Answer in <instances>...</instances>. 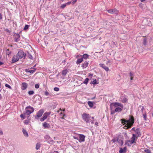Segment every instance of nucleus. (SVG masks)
<instances>
[{"instance_id": "obj_1", "label": "nucleus", "mask_w": 153, "mask_h": 153, "mask_svg": "<svg viewBox=\"0 0 153 153\" xmlns=\"http://www.w3.org/2000/svg\"><path fill=\"white\" fill-rule=\"evenodd\" d=\"M122 122L123 125L126 124L127 126L125 125L124 127H126V129H128L129 128H131L133 125L134 123V119L133 117L130 116V118L128 120H125L122 119L121 120Z\"/></svg>"}, {"instance_id": "obj_2", "label": "nucleus", "mask_w": 153, "mask_h": 153, "mask_svg": "<svg viewBox=\"0 0 153 153\" xmlns=\"http://www.w3.org/2000/svg\"><path fill=\"white\" fill-rule=\"evenodd\" d=\"M82 117L83 119L87 123H89L91 122V123L93 124L94 123V121L91 120V116L88 114L86 113H84L82 115Z\"/></svg>"}, {"instance_id": "obj_3", "label": "nucleus", "mask_w": 153, "mask_h": 153, "mask_svg": "<svg viewBox=\"0 0 153 153\" xmlns=\"http://www.w3.org/2000/svg\"><path fill=\"white\" fill-rule=\"evenodd\" d=\"M34 108L30 106H27L25 108V111L24 112V114H26L28 116V117L30 115L34 112Z\"/></svg>"}, {"instance_id": "obj_4", "label": "nucleus", "mask_w": 153, "mask_h": 153, "mask_svg": "<svg viewBox=\"0 0 153 153\" xmlns=\"http://www.w3.org/2000/svg\"><path fill=\"white\" fill-rule=\"evenodd\" d=\"M16 55L19 59H21L23 57L24 59H25L26 56V54L22 50L19 51Z\"/></svg>"}, {"instance_id": "obj_5", "label": "nucleus", "mask_w": 153, "mask_h": 153, "mask_svg": "<svg viewBox=\"0 0 153 153\" xmlns=\"http://www.w3.org/2000/svg\"><path fill=\"white\" fill-rule=\"evenodd\" d=\"M44 112V110L43 109H40L37 112V114L34 116L35 118L37 119L38 118L41 117L43 114Z\"/></svg>"}, {"instance_id": "obj_6", "label": "nucleus", "mask_w": 153, "mask_h": 153, "mask_svg": "<svg viewBox=\"0 0 153 153\" xmlns=\"http://www.w3.org/2000/svg\"><path fill=\"white\" fill-rule=\"evenodd\" d=\"M112 106H114L115 107H116L117 106H120V107L122 108H123V105L121 103H119L118 102H116L114 103H113L111 104L110 105V108H111Z\"/></svg>"}, {"instance_id": "obj_7", "label": "nucleus", "mask_w": 153, "mask_h": 153, "mask_svg": "<svg viewBox=\"0 0 153 153\" xmlns=\"http://www.w3.org/2000/svg\"><path fill=\"white\" fill-rule=\"evenodd\" d=\"M108 13L111 14H117L119 13V11L116 9H111L107 10Z\"/></svg>"}, {"instance_id": "obj_8", "label": "nucleus", "mask_w": 153, "mask_h": 153, "mask_svg": "<svg viewBox=\"0 0 153 153\" xmlns=\"http://www.w3.org/2000/svg\"><path fill=\"white\" fill-rule=\"evenodd\" d=\"M50 114V113H48V112L45 113L43 115L42 117L40 119V120L41 122L45 120L47 117Z\"/></svg>"}, {"instance_id": "obj_9", "label": "nucleus", "mask_w": 153, "mask_h": 153, "mask_svg": "<svg viewBox=\"0 0 153 153\" xmlns=\"http://www.w3.org/2000/svg\"><path fill=\"white\" fill-rule=\"evenodd\" d=\"M14 39L16 42H18L19 41L20 39V35L18 33H15L14 35Z\"/></svg>"}, {"instance_id": "obj_10", "label": "nucleus", "mask_w": 153, "mask_h": 153, "mask_svg": "<svg viewBox=\"0 0 153 153\" xmlns=\"http://www.w3.org/2000/svg\"><path fill=\"white\" fill-rule=\"evenodd\" d=\"M79 142H84L85 141V136L82 134H79Z\"/></svg>"}, {"instance_id": "obj_11", "label": "nucleus", "mask_w": 153, "mask_h": 153, "mask_svg": "<svg viewBox=\"0 0 153 153\" xmlns=\"http://www.w3.org/2000/svg\"><path fill=\"white\" fill-rule=\"evenodd\" d=\"M44 138L45 139L47 140V141L48 143L53 142V140L48 135H45Z\"/></svg>"}, {"instance_id": "obj_12", "label": "nucleus", "mask_w": 153, "mask_h": 153, "mask_svg": "<svg viewBox=\"0 0 153 153\" xmlns=\"http://www.w3.org/2000/svg\"><path fill=\"white\" fill-rule=\"evenodd\" d=\"M19 59L17 55L14 56L13 58H12V63H14L17 62Z\"/></svg>"}, {"instance_id": "obj_13", "label": "nucleus", "mask_w": 153, "mask_h": 153, "mask_svg": "<svg viewBox=\"0 0 153 153\" xmlns=\"http://www.w3.org/2000/svg\"><path fill=\"white\" fill-rule=\"evenodd\" d=\"M136 137V135L133 134H132V137H131V140H130V144L131 145L132 144L134 143V140H135V138Z\"/></svg>"}, {"instance_id": "obj_14", "label": "nucleus", "mask_w": 153, "mask_h": 153, "mask_svg": "<svg viewBox=\"0 0 153 153\" xmlns=\"http://www.w3.org/2000/svg\"><path fill=\"white\" fill-rule=\"evenodd\" d=\"M27 84L25 82H23L22 84L21 88L22 90H25L27 87Z\"/></svg>"}, {"instance_id": "obj_15", "label": "nucleus", "mask_w": 153, "mask_h": 153, "mask_svg": "<svg viewBox=\"0 0 153 153\" xmlns=\"http://www.w3.org/2000/svg\"><path fill=\"white\" fill-rule=\"evenodd\" d=\"M99 65L101 67L104 69L106 71H108L109 70L108 67L106 66L104 64H100Z\"/></svg>"}, {"instance_id": "obj_16", "label": "nucleus", "mask_w": 153, "mask_h": 153, "mask_svg": "<svg viewBox=\"0 0 153 153\" xmlns=\"http://www.w3.org/2000/svg\"><path fill=\"white\" fill-rule=\"evenodd\" d=\"M135 133L137 134L136 135L137 137H140L141 136V134L139 128L137 129L135 131Z\"/></svg>"}, {"instance_id": "obj_17", "label": "nucleus", "mask_w": 153, "mask_h": 153, "mask_svg": "<svg viewBox=\"0 0 153 153\" xmlns=\"http://www.w3.org/2000/svg\"><path fill=\"white\" fill-rule=\"evenodd\" d=\"M88 63L86 61H85L82 65L83 68H85L88 67Z\"/></svg>"}, {"instance_id": "obj_18", "label": "nucleus", "mask_w": 153, "mask_h": 153, "mask_svg": "<svg viewBox=\"0 0 153 153\" xmlns=\"http://www.w3.org/2000/svg\"><path fill=\"white\" fill-rule=\"evenodd\" d=\"M83 61V57H81L80 58H78L76 62V64H79L81 63Z\"/></svg>"}, {"instance_id": "obj_19", "label": "nucleus", "mask_w": 153, "mask_h": 153, "mask_svg": "<svg viewBox=\"0 0 153 153\" xmlns=\"http://www.w3.org/2000/svg\"><path fill=\"white\" fill-rule=\"evenodd\" d=\"M36 70V69H34L33 70H29L28 69H25V71L26 72H29L31 74H33L35 71Z\"/></svg>"}, {"instance_id": "obj_20", "label": "nucleus", "mask_w": 153, "mask_h": 153, "mask_svg": "<svg viewBox=\"0 0 153 153\" xmlns=\"http://www.w3.org/2000/svg\"><path fill=\"white\" fill-rule=\"evenodd\" d=\"M22 132L25 137H27L28 136V133L26 130L24 129H23Z\"/></svg>"}, {"instance_id": "obj_21", "label": "nucleus", "mask_w": 153, "mask_h": 153, "mask_svg": "<svg viewBox=\"0 0 153 153\" xmlns=\"http://www.w3.org/2000/svg\"><path fill=\"white\" fill-rule=\"evenodd\" d=\"M123 108L121 107H117L114 110L116 112H119L122 110Z\"/></svg>"}, {"instance_id": "obj_22", "label": "nucleus", "mask_w": 153, "mask_h": 153, "mask_svg": "<svg viewBox=\"0 0 153 153\" xmlns=\"http://www.w3.org/2000/svg\"><path fill=\"white\" fill-rule=\"evenodd\" d=\"M68 72V71L67 69L63 70L62 71V75L65 76L66 75Z\"/></svg>"}, {"instance_id": "obj_23", "label": "nucleus", "mask_w": 153, "mask_h": 153, "mask_svg": "<svg viewBox=\"0 0 153 153\" xmlns=\"http://www.w3.org/2000/svg\"><path fill=\"white\" fill-rule=\"evenodd\" d=\"M43 126L45 128H49L50 126L49 124L47 123L46 122H45L43 124Z\"/></svg>"}, {"instance_id": "obj_24", "label": "nucleus", "mask_w": 153, "mask_h": 153, "mask_svg": "<svg viewBox=\"0 0 153 153\" xmlns=\"http://www.w3.org/2000/svg\"><path fill=\"white\" fill-rule=\"evenodd\" d=\"M27 56L28 58L29 59L32 60L33 59V56H32L31 54L28 52H27Z\"/></svg>"}, {"instance_id": "obj_25", "label": "nucleus", "mask_w": 153, "mask_h": 153, "mask_svg": "<svg viewBox=\"0 0 153 153\" xmlns=\"http://www.w3.org/2000/svg\"><path fill=\"white\" fill-rule=\"evenodd\" d=\"M130 140H126L125 143V145H127L128 146H131V144H130Z\"/></svg>"}, {"instance_id": "obj_26", "label": "nucleus", "mask_w": 153, "mask_h": 153, "mask_svg": "<svg viewBox=\"0 0 153 153\" xmlns=\"http://www.w3.org/2000/svg\"><path fill=\"white\" fill-rule=\"evenodd\" d=\"M88 104L89 106L91 108L93 106V103L92 102L88 101Z\"/></svg>"}, {"instance_id": "obj_27", "label": "nucleus", "mask_w": 153, "mask_h": 153, "mask_svg": "<svg viewBox=\"0 0 153 153\" xmlns=\"http://www.w3.org/2000/svg\"><path fill=\"white\" fill-rule=\"evenodd\" d=\"M117 141L121 145V146H122L123 144V142L122 140L121 139H117Z\"/></svg>"}, {"instance_id": "obj_28", "label": "nucleus", "mask_w": 153, "mask_h": 153, "mask_svg": "<svg viewBox=\"0 0 153 153\" xmlns=\"http://www.w3.org/2000/svg\"><path fill=\"white\" fill-rule=\"evenodd\" d=\"M89 56L87 54H84L82 55V57H83V59H87L88 57Z\"/></svg>"}, {"instance_id": "obj_29", "label": "nucleus", "mask_w": 153, "mask_h": 153, "mask_svg": "<svg viewBox=\"0 0 153 153\" xmlns=\"http://www.w3.org/2000/svg\"><path fill=\"white\" fill-rule=\"evenodd\" d=\"M40 147V144L38 143H37L36 145V149L37 150H38L39 149Z\"/></svg>"}, {"instance_id": "obj_30", "label": "nucleus", "mask_w": 153, "mask_h": 153, "mask_svg": "<svg viewBox=\"0 0 153 153\" xmlns=\"http://www.w3.org/2000/svg\"><path fill=\"white\" fill-rule=\"evenodd\" d=\"M26 115V114H24V112L23 113V114H22L20 115V117L23 119H25V115Z\"/></svg>"}, {"instance_id": "obj_31", "label": "nucleus", "mask_w": 153, "mask_h": 153, "mask_svg": "<svg viewBox=\"0 0 153 153\" xmlns=\"http://www.w3.org/2000/svg\"><path fill=\"white\" fill-rule=\"evenodd\" d=\"M88 81L89 79L88 78H86L85 79V80L83 82V83L85 84H87L88 83Z\"/></svg>"}, {"instance_id": "obj_32", "label": "nucleus", "mask_w": 153, "mask_h": 153, "mask_svg": "<svg viewBox=\"0 0 153 153\" xmlns=\"http://www.w3.org/2000/svg\"><path fill=\"white\" fill-rule=\"evenodd\" d=\"M143 116L144 118V120H146V118L147 117V115L146 113L143 114Z\"/></svg>"}, {"instance_id": "obj_33", "label": "nucleus", "mask_w": 153, "mask_h": 153, "mask_svg": "<svg viewBox=\"0 0 153 153\" xmlns=\"http://www.w3.org/2000/svg\"><path fill=\"white\" fill-rule=\"evenodd\" d=\"M91 83L92 84L94 85L97 84V83L96 79H93V81H91Z\"/></svg>"}, {"instance_id": "obj_34", "label": "nucleus", "mask_w": 153, "mask_h": 153, "mask_svg": "<svg viewBox=\"0 0 153 153\" xmlns=\"http://www.w3.org/2000/svg\"><path fill=\"white\" fill-rule=\"evenodd\" d=\"M147 40L146 38L144 39L143 43L144 45H146L147 44Z\"/></svg>"}, {"instance_id": "obj_35", "label": "nucleus", "mask_w": 153, "mask_h": 153, "mask_svg": "<svg viewBox=\"0 0 153 153\" xmlns=\"http://www.w3.org/2000/svg\"><path fill=\"white\" fill-rule=\"evenodd\" d=\"M144 152L146 153H152L150 150L148 149L145 150Z\"/></svg>"}, {"instance_id": "obj_36", "label": "nucleus", "mask_w": 153, "mask_h": 153, "mask_svg": "<svg viewBox=\"0 0 153 153\" xmlns=\"http://www.w3.org/2000/svg\"><path fill=\"white\" fill-rule=\"evenodd\" d=\"M127 100H128L127 99V98H125L123 100H122V102L124 103L127 102Z\"/></svg>"}, {"instance_id": "obj_37", "label": "nucleus", "mask_w": 153, "mask_h": 153, "mask_svg": "<svg viewBox=\"0 0 153 153\" xmlns=\"http://www.w3.org/2000/svg\"><path fill=\"white\" fill-rule=\"evenodd\" d=\"M29 27V25H25V27L24 28V30H26Z\"/></svg>"}, {"instance_id": "obj_38", "label": "nucleus", "mask_w": 153, "mask_h": 153, "mask_svg": "<svg viewBox=\"0 0 153 153\" xmlns=\"http://www.w3.org/2000/svg\"><path fill=\"white\" fill-rule=\"evenodd\" d=\"M34 93V91H29L28 92V93L30 95H32Z\"/></svg>"}, {"instance_id": "obj_39", "label": "nucleus", "mask_w": 153, "mask_h": 153, "mask_svg": "<svg viewBox=\"0 0 153 153\" xmlns=\"http://www.w3.org/2000/svg\"><path fill=\"white\" fill-rule=\"evenodd\" d=\"M29 120H25L24 122V123L25 124H28L29 123Z\"/></svg>"}, {"instance_id": "obj_40", "label": "nucleus", "mask_w": 153, "mask_h": 153, "mask_svg": "<svg viewBox=\"0 0 153 153\" xmlns=\"http://www.w3.org/2000/svg\"><path fill=\"white\" fill-rule=\"evenodd\" d=\"M126 149H127V148L126 147H124L123 148V151L124 153H125L126 152Z\"/></svg>"}, {"instance_id": "obj_41", "label": "nucleus", "mask_w": 153, "mask_h": 153, "mask_svg": "<svg viewBox=\"0 0 153 153\" xmlns=\"http://www.w3.org/2000/svg\"><path fill=\"white\" fill-rule=\"evenodd\" d=\"M54 90L55 91H58L59 90V88L58 87H55L54 88Z\"/></svg>"}, {"instance_id": "obj_42", "label": "nucleus", "mask_w": 153, "mask_h": 153, "mask_svg": "<svg viewBox=\"0 0 153 153\" xmlns=\"http://www.w3.org/2000/svg\"><path fill=\"white\" fill-rule=\"evenodd\" d=\"M66 5H66V4H63L61 6V7L62 8H63L66 7Z\"/></svg>"}, {"instance_id": "obj_43", "label": "nucleus", "mask_w": 153, "mask_h": 153, "mask_svg": "<svg viewBox=\"0 0 153 153\" xmlns=\"http://www.w3.org/2000/svg\"><path fill=\"white\" fill-rule=\"evenodd\" d=\"M119 152L120 153H124V152L122 148H121L119 150Z\"/></svg>"}, {"instance_id": "obj_44", "label": "nucleus", "mask_w": 153, "mask_h": 153, "mask_svg": "<svg viewBox=\"0 0 153 153\" xmlns=\"http://www.w3.org/2000/svg\"><path fill=\"white\" fill-rule=\"evenodd\" d=\"M145 108L143 106H142L141 108V111L143 114V110H144Z\"/></svg>"}, {"instance_id": "obj_45", "label": "nucleus", "mask_w": 153, "mask_h": 153, "mask_svg": "<svg viewBox=\"0 0 153 153\" xmlns=\"http://www.w3.org/2000/svg\"><path fill=\"white\" fill-rule=\"evenodd\" d=\"M5 86L6 87H7L9 88H11V86L10 85H8L7 84H6L5 85Z\"/></svg>"}, {"instance_id": "obj_46", "label": "nucleus", "mask_w": 153, "mask_h": 153, "mask_svg": "<svg viewBox=\"0 0 153 153\" xmlns=\"http://www.w3.org/2000/svg\"><path fill=\"white\" fill-rule=\"evenodd\" d=\"M117 139H113L111 141L113 142V143H115L116 141H117Z\"/></svg>"}, {"instance_id": "obj_47", "label": "nucleus", "mask_w": 153, "mask_h": 153, "mask_svg": "<svg viewBox=\"0 0 153 153\" xmlns=\"http://www.w3.org/2000/svg\"><path fill=\"white\" fill-rule=\"evenodd\" d=\"M73 138L76 140H79V139L78 137H76V136H73Z\"/></svg>"}, {"instance_id": "obj_48", "label": "nucleus", "mask_w": 153, "mask_h": 153, "mask_svg": "<svg viewBox=\"0 0 153 153\" xmlns=\"http://www.w3.org/2000/svg\"><path fill=\"white\" fill-rule=\"evenodd\" d=\"M39 84H36L35 85V88H39Z\"/></svg>"}, {"instance_id": "obj_49", "label": "nucleus", "mask_w": 153, "mask_h": 153, "mask_svg": "<svg viewBox=\"0 0 153 153\" xmlns=\"http://www.w3.org/2000/svg\"><path fill=\"white\" fill-rule=\"evenodd\" d=\"M2 19V14L0 13V20H1Z\"/></svg>"}, {"instance_id": "obj_50", "label": "nucleus", "mask_w": 153, "mask_h": 153, "mask_svg": "<svg viewBox=\"0 0 153 153\" xmlns=\"http://www.w3.org/2000/svg\"><path fill=\"white\" fill-rule=\"evenodd\" d=\"M45 94L47 96L49 94V93L47 91H46L45 92Z\"/></svg>"}, {"instance_id": "obj_51", "label": "nucleus", "mask_w": 153, "mask_h": 153, "mask_svg": "<svg viewBox=\"0 0 153 153\" xmlns=\"http://www.w3.org/2000/svg\"><path fill=\"white\" fill-rule=\"evenodd\" d=\"M115 112H116L115 111V110H112L111 111V114H114Z\"/></svg>"}, {"instance_id": "obj_52", "label": "nucleus", "mask_w": 153, "mask_h": 153, "mask_svg": "<svg viewBox=\"0 0 153 153\" xmlns=\"http://www.w3.org/2000/svg\"><path fill=\"white\" fill-rule=\"evenodd\" d=\"M146 21L147 22H150V20L149 19H145L144 20V21L145 22Z\"/></svg>"}, {"instance_id": "obj_53", "label": "nucleus", "mask_w": 153, "mask_h": 153, "mask_svg": "<svg viewBox=\"0 0 153 153\" xmlns=\"http://www.w3.org/2000/svg\"><path fill=\"white\" fill-rule=\"evenodd\" d=\"M5 31H6L7 32H8L9 33H10V31L7 29H6Z\"/></svg>"}, {"instance_id": "obj_54", "label": "nucleus", "mask_w": 153, "mask_h": 153, "mask_svg": "<svg viewBox=\"0 0 153 153\" xmlns=\"http://www.w3.org/2000/svg\"><path fill=\"white\" fill-rule=\"evenodd\" d=\"M66 59H65L62 62V63H64V64L66 62Z\"/></svg>"}, {"instance_id": "obj_55", "label": "nucleus", "mask_w": 153, "mask_h": 153, "mask_svg": "<svg viewBox=\"0 0 153 153\" xmlns=\"http://www.w3.org/2000/svg\"><path fill=\"white\" fill-rule=\"evenodd\" d=\"M129 74L130 76H131V77L133 75V74L131 72H130Z\"/></svg>"}, {"instance_id": "obj_56", "label": "nucleus", "mask_w": 153, "mask_h": 153, "mask_svg": "<svg viewBox=\"0 0 153 153\" xmlns=\"http://www.w3.org/2000/svg\"><path fill=\"white\" fill-rule=\"evenodd\" d=\"M3 134V131L1 130H0V135H2Z\"/></svg>"}, {"instance_id": "obj_57", "label": "nucleus", "mask_w": 153, "mask_h": 153, "mask_svg": "<svg viewBox=\"0 0 153 153\" xmlns=\"http://www.w3.org/2000/svg\"><path fill=\"white\" fill-rule=\"evenodd\" d=\"M77 1V0H74L73 1V4L75 3Z\"/></svg>"}, {"instance_id": "obj_58", "label": "nucleus", "mask_w": 153, "mask_h": 153, "mask_svg": "<svg viewBox=\"0 0 153 153\" xmlns=\"http://www.w3.org/2000/svg\"><path fill=\"white\" fill-rule=\"evenodd\" d=\"M3 64H4V63H3V62L0 61V65H2Z\"/></svg>"}, {"instance_id": "obj_59", "label": "nucleus", "mask_w": 153, "mask_h": 153, "mask_svg": "<svg viewBox=\"0 0 153 153\" xmlns=\"http://www.w3.org/2000/svg\"><path fill=\"white\" fill-rule=\"evenodd\" d=\"M53 153H59V152L57 151H54Z\"/></svg>"}, {"instance_id": "obj_60", "label": "nucleus", "mask_w": 153, "mask_h": 153, "mask_svg": "<svg viewBox=\"0 0 153 153\" xmlns=\"http://www.w3.org/2000/svg\"><path fill=\"white\" fill-rule=\"evenodd\" d=\"M147 25H148L149 26H151L152 25V24H149V23H147Z\"/></svg>"}, {"instance_id": "obj_61", "label": "nucleus", "mask_w": 153, "mask_h": 153, "mask_svg": "<svg viewBox=\"0 0 153 153\" xmlns=\"http://www.w3.org/2000/svg\"><path fill=\"white\" fill-rule=\"evenodd\" d=\"M95 124L97 126H98V123L97 122H96L95 123Z\"/></svg>"}, {"instance_id": "obj_62", "label": "nucleus", "mask_w": 153, "mask_h": 153, "mask_svg": "<svg viewBox=\"0 0 153 153\" xmlns=\"http://www.w3.org/2000/svg\"><path fill=\"white\" fill-rule=\"evenodd\" d=\"M133 76H131V78H130V79H131V80H132L133 79Z\"/></svg>"}, {"instance_id": "obj_63", "label": "nucleus", "mask_w": 153, "mask_h": 153, "mask_svg": "<svg viewBox=\"0 0 153 153\" xmlns=\"http://www.w3.org/2000/svg\"><path fill=\"white\" fill-rule=\"evenodd\" d=\"M71 2H68L66 4V5L67 4H69L70 3H71Z\"/></svg>"}, {"instance_id": "obj_64", "label": "nucleus", "mask_w": 153, "mask_h": 153, "mask_svg": "<svg viewBox=\"0 0 153 153\" xmlns=\"http://www.w3.org/2000/svg\"><path fill=\"white\" fill-rule=\"evenodd\" d=\"M110 62L109 60H108V61L107 62V63H110Z\"/></svg>"}]
</instances>
